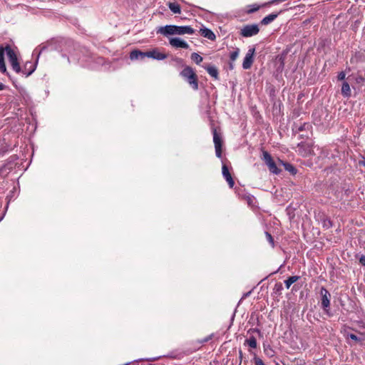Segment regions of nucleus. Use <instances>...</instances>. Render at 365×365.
I'll use <instances>...</instances> for the list:
<instances>
[{"instance_id":"nucleus-1","label":"nucleus","mask_w":365,"mask_h":365,"mask_svg":"<svg viewBox=\"0 0 365 365\" xmlns=\"http://www.w3.org/2000/svg\"><path fill=\"white\" fill-rule=\"evenodd\" d=\"M195 30L190 26L166 25L160 26L157 29V33L168 36L172 35H192Z\"/></svg>"},{"instance_id":"nucleus-2","label":"nucleus","mask_w":365,"mask_h":365,"mask_svg":"<svg viewBox=\"0 0 365 365\" xmlns=\"http://www.w3.org/2000/svg\"><path fill=\"white\" fill-rule=\"evenodd\" d=\"M180 76L187 81V82L194 90L196 91L198 89L197 76L191 67H185L184 69L180 72Z\"/></svg>"},{"instance_id":"nucleus-3","label":"nucleus","mask_w":365,"mask_h":365,"mask_svg":"<svg viewBox=\"0 0 365 365\" xmlns=\"http://www.w3.org/2000/svg\"><path fill=\"white\" fill-rule=\"evenodd\" d=\"M7 56L9 58V62L14 71L16 73H22V69L20 67V65L18 62L17 56L14 52V51L11 48L9 45H7Z\"/></svg>"},{"instance_id":"nucleus-4","label":"nucleus","mask_w":365,"mask_h":365,"mask_svg":"<svg viewBox=\"0 0 365 365\" xmlns=\"http://www.w3.org/2000/svg\"><path fill=\"white\" fill-rule=\"evenodd\" d=\"M263 160L267 165L271 173L276 175L280 173L281 170L277 168V164L273 160L272 156L267 151H263Z\"/></svg>"},{"instance_id":"nucleus-5","label":"nucleus","mask_w":365,"mask_h":365,"mask_svg":"<svg viewBox=\"0 0 365 365\" xmlns=\"http://www.w3.org/2000/svg\"><path fill=\"white\" fill-rule=\"evenodd\" d=\"M259 27L257 24H249L245 26L240 31V34L244 37H251L259 33Z\"/></svg>"},{"instance_id":"nucleus-6","label":"nucleus","mask_w":365,"mask_h":365,"mask_svg":"<svg viewBox=\"0 0 365 365\" xmlns=\"http://www.w3.org/2000/svg\"><path fill=\"white\" fill-rule=\"evenodd\" d=\"M213 142L215 144L216 156L220 158L222 157V140L216 129H213Z\"/></svg>"},{"instance_id":"nucleus-7","label":"nucleus","mask_w":365,"mask_h":365,"mask_svg":"<svg viewBox=\"0 0 365 365\" xmlns=\"http://www.w3.org/2000/svg\"><path fill=\"white\" fill-rule=\"evenodd\" d=\"M170 45L175 48H189V44L179 37H172L169 38Z\"/></svg>"},{"instance_id":"nucleus-8","label":"nucleus","mask_w":365,"mask_h":365,"mask_svg":"<svg viewBox=\"0 0 365 365\" xmlns=\"http://www.w3.org/2000/svg\"><path fill=\"white\" fill-rule=\"evenodd\" d=\"M41 51H40L38 53L36 61H38V57L41 54ZM36 63H34L31 61H27L24 66V68L22 69V73L26 76L28 77L31 74H32L36 68Z\"/></svg>"},{"instance_id":"nucleus-9","label":"nucleus","mask_w":365,"mask_h":365,"mask_svg":"<svg viewBox=\"0 0 365 365\" xmlns=\"http://www.w3.org/2000/svg\"><path fill=\"white\" fill-rule=\"evenodd\" d=\"M320 294L322 296V307L325 311H327L330 305L331 294L324 287L321 288Z\"/></svg>"},{"instance_id":"nucleus-10","label":"nucleus","mask_w":365,"mask_h":365,"mask_svg":"<svg viewBox=\"0 0 365 365\" xmlns=\"http://www.w3.org/2000/svg\"><path fill=\"white\" fill-rule=\"evenodd\" d=\"M255 49L254 48H250L245 55L242 63V67L244 69H249L253 63V56Z\"/></svg>"},{"instance_id":"nucleus-11","label":"nucleus","mask_w":365,"mask_h":365,"mask_svg":"<svg viewBox=\"0 0 365 365\" xmlns=\"http://www.w3.org/2000/svg\"><path fill=\"white\" fill-rule=\"evenodd\" d=\"M145 57L152 58L156 60H163L167 58L166 54L160 53L157 48L145 52Z\"/></svg>"},{"instance_id":"nucleus-12","label":"nucleus","mask_w":365,"mask_h":365,"mask_svg":"<svg viewBox=\"0 0 365 365\" xmlns=\"http://www.w3.org/2000/svg\"><path fill=\"white\" fill-rule=\"evenodd\" d=\"M5 53L7 54V46L5 47L0 46V71L4 73L6 72V67L4 61Z\"/></svg>"},{"instance_id":"nucleus-13","label":"nucleus","mask_w":365,"mask_h":365,"mask_svg":"<svg viewBox=\"0 0 365 365\" xmlns=\"http://www.w3.org/2000/svg\"><path fill=\"white\" fill-rule=\"evenodd\" d=\"M222 172L223 177L225 178V180L228 182L230 187H231V188L233 187V186L235 185V182L231 176V174L229 172V170H228L227 165H222Z\"/></svg>"},{"instance_id":"nucleus-14","label":"nucleus","mask_w":365,"mask_h":365,"mask_svg":"<svg viewBox=\"0 0 365 365\" xmlns=\"http://www.w3.org/2000/svg\"><path fill=\"white\" fill-rule=\"evenodd\" d=\"M200 32L203 37L207 38L209 40L214 41L216 38L215 34L209 29H201Z\"/></svg>"},{"instance_id":"nucleus-15","label":"nucleus","mask_w":365,"mask_h":365,"mask_svg":"<svg viewBox=\"0 0 365 365\" xmlns=\"http://www.w3.org/2000/svg\"><path fill=\"white\" fill-rule=\"evenodd\" d=\"M203 68L207 71V73L214 78H218V71L214 66H203Z\"/></svg>"},{"instance_id":"nucleus-16","label":"nucleus","mask_w":365,"mask_h":365,"mask_svg":"<svg viewBox=\"0 0 365 365\" xmlns=\"http://www.w3.org/2000/svg\"><path fill=\"white\" fill-rule=\"evenodd\" d=\"M279 165H282L284 168L291 174L295 175L297 173V169L292 164L285 163L281 160H279Z\"/></svg>"},{"instance_id":"nucleus-17","label":"nucleus","mask_w":365,"mask_h":365,"mask_svg":"<svg viewBox=\"0 0 365 365\" xmlns=\"http://www.w3.org/2000/svg\"><path fill=\"white\" fill-rule=\"evenodd\" d=\"M341 94L343 96L349 98L351 96L350 86L347 82H344L341 86Z\"/></svg>"},{"instance_id":"nucleus-18","label":"nucleus","mask_w":365,"mask_h":365,"mask_svg":"<svg viewBox=\"0 0 365 365\" xmlns=\"http://www.w3.org/2000/svg\"><path fill=\"white\" fill-rule=\"evenodd\" d=\"M277 17V14H269L268 16H267L262 19V20L261 21V23L263 25H267L269 23H271L272 21H273Z\"/></svg>"},{"instance_id":"nucleus-19","label":"nucleus","mask_w":365,"mask_h":365,"mask_svg":"<svg viewBox=\"0 0 365 365\" xmlns=\"http://www.w3.org/2000/svg\"><path fill=\"white\" fill-rule=\"evenodd\" d=\"M130 59L135 60L138 59L139 58H143L145 57V52H142L140 51H133L130 54Z\"/></svg>"},{"instance_id":"nucleus-20","label":"nucleus","mask_w":365,"mask_h":365,"mask_svg":"<svg viewBox=\"0 0 365 365\" xmlns=\"http://www.w3.org/2000/svg\"><path fill=\"white\" fill-rule=\"evenodd\" d=\"M350 77H352L354 82L358 84V85H360V86H362L365 83V78L360 74H356V75H351L349 76Z\"/></svg>"},{"instance_id":"nucleus-21","label":"nucleus","mask_w":365,"mask_h":365,"mask_svg":"<svg viewBox=\"0 0 365 365\" xmlns=\"http://www.w3.org/2000/svg\"><path fill=\"white\" fill-rule=\"evenodd\" d=\"M300 278L299 276H292L289 277L287 279L284 281V284L287 289H289L290 286L298 281V279Z\"/></svg>"},{"instance_id":"nucleus-22","label":"nucleus","mask_w":365,"mask_h":365,"mask_svg":"<svg viewBox=\"0 0 365 365\" xmlns=\"http://www.w3.org/2000/svg\"><path fill=\"white\" fill-rule=\"evenodd\" d=\"M168 6L170 11L174 14H180L181 11L180 5L176 3H170Z\"/></svg>"},{"instance_id":"nucleus-23","label":"nucleus","mask_w":365,"mask_h":365,"mask_svg":"<svg viewBox=\"0 0 365 365\" xmlns=\"http://www.w3.org/2000/svg\"><path fill=\"white\" fill-rule=\"evenodd\" d=\"M191 59L193 61H195L197 64L200 63L203 60L202 57L197 53H192L191 54Z\"/></svg>"},{"instance_id":"nucleus-24","label":"nucleus","mask_w":365,"mask_h":365,"mask_svg":"<svg viewBox=\"0 0 365 365\" xmlns=\"http://www.w3.org/2000/svg\"><path fill=\"white\" fill-rule=\"evenodd\" d=\"M246 343L248 344L249 346L251 348H256L257 347V340L254 336H252L246 340Z\"/></svg>"},{"instance_id":"nucleus-25","label":"nucleus","mask_w":365,"mask_h":365,"mask_svg":"<svg viewBox=\"0 0 365 365\" xmlns=\"http://www.w3.org/2000/svg\"><path fill=\"white\" fill-rule=\"evenodd\" d=\"M347 336L349 338L351 339L352 340L355 341L356 342L361 343L363 341V337L361 335L360 336H359L354 334H349Z\"/></svg>"},{"instance_id":"nucleus-26","label":"nucleus","mask_w":365,"mask_h":365,"mask_svg":"<svg viewBox=\"0 0 365 365\" xmlns=\"http://www.w3.org/2000/svg\"><path fill=\"white\" fill-rule=\"evenodd\" d=\"M239 53H240L239 48H237L235 51H232L230 53V60L232 61H235L237 58V57L239 56Z\"/></svg>"},{"instance_id":"nucleus-27","label":"nucleus","mask_w":365,"mask_h":365,"mask_svg":"<svg viewBox=\"0 0 365 365\" xmlns=\"http://www.w3.org/2000/svg\"><path fill=\"white\" fill-rule=\"evenodd\" d=\"M265 235H266V238H267V241L270 243V245L272 247H274V239H273L272 236L271 235V234L266 232Z\"/></svg>"},{"instance_id":"nucleus-28","label":"nucleus","mask_w":365,"mask_h":365,"mask_svg":"<svg viewBox=\"0 0 365 365\" xmlns=\"http://www.w3.org/2000/svg\"><path fill=\"white\" fill-rule=\"evenodd\" d=\"M345 78H346V73L344 71H341L337 76V78L339 81H343L345 79Z\"/></svg>"},{"instance_id":"nucleus-29","label":"nucleus","mask_w":365,"mask_h":365,"mask_svg":"<svg viewBox=\"0 0 365 365\" xmlns=\"http://www.w3.org/2000/svg\"><path fill=\"white\" fill-rule=\"evenodd\" d=\"M255 365H264L262 360L257 357H255Z\"/></svg>"},{"instance_id":"nucleus-30","label":"nucleus","mask_w":365,"mask_h":365,"mask_svg":"<svg viewBox=\"0 0 365 365\" xmlns=\"http://www.w3.org/2000/svg\"><path fill=\"white\" fill-rule=\"evenodd\" d=\"M359 262L362 265L365 266V256L362 255L359 259Z\"/></svg>"},{"instance_id":"nucleus-31","label":"nucleus","mask_w":365,"mask_h":365,"mask_svg":"<svg viewBox=\"0 0 365 365\" xmlns=\"http://www.w3.org/2000/svg\"><path fill=\"white\" fill-rule=\"evenodd\" d=\"M258 9H259V7H258V6H257V7H255V8L251 9L249 11V12H250V13H252V12H255V11H257Z\"/></svg>"},{"instance_id":"nucleus-32","label":"nucleus","mask_w":365,"mask_h":365,"mask_svg":"<svg viewBox=\"0 0 365 365\" xmlns=\"http://www.w3.org/2000/svg\"><path fill=\"white\" fill-rule=\"evenodd\" d=\"M240 362H241L242 359V353L241 351H240Z\"/></svg>"},{"instance_id":"nucleus-33","label":"nucleus","mask_w":365,"mask_h":365,"mask_svg":"<svg viewBox=\"0 0 365 365\" xmlns=\"http://www.w3.org/2000/svg\"><path fill=\"white\" fill-rule=\"evenodd\" d=\"M4 87V84L0 83V91L3 90Z\"/></svg>"},{"instance_id":"nucleus-34","label":"nucleus","mask_w":365,"mask_h":365,"mask_svg":"<svg viewBox=\"0 0 365 365\" xmlns=\"http://www.w3.org/2000/svg\"><path fill=\"white\" fill-rule=\"evenodd\" d=\"M359 163L365 166V160L360 161Z\"/></svg>"},{"instance_id":"nucleus-35","label":"nucleus","mask_w":365,"mask_h":365,"mask_svg":"<svg viewBox=\"0 0 365 365\" xmlns=\"http://www.w3.org/2000/svg\"><path fill=\"white\" fill-rule=\"evenodd\" d=\"M230 68H231V69H232V68H233V65H232V63H230Z\"/></svg>"}]
</instances>
